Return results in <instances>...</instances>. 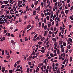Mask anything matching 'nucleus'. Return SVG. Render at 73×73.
Masks as SVG:
<instances>
[{
	"label": "nucleus",
	"instance_id": "60",
	"mask_svg": "<svg viewBox=\"0 0 73 73\" xmlns=\"http://www.w3.org/2000/svg\"><path fill=\"white\" fill-rule=\"evenodd\" d=\"M6 13H7V14H9V11H6Z\"/></svg>",
	"mask_w": 73,
	"mask_h": 73
},
{
	"label": "nucleus",
	"instance_id": "48",
	"mask_svg": "<svg viewBox=\"0 0 73 73\" xmlns=\"http://www.w3.org/2000/svg\"><path fill=\"white\" fill-rule=\"evenodd\" d=\"M16 16H15L14 17V20H13V21H15V19H16Z\"/></svg>",
	"mask_w": 73,
	"mask_h": 73
},
{
	"label": "nucleus",
	"instance_id": "20",
	"mask_svg": "<svg viewBox=\"0 0 73 73\" xmlns=\"http://www.w3.org/2000/svg\"><path fill=\"white\" fill-rule=\"evenodd\" d=\"M41 26V22H39V27H40Z\"/></svg>",
	"mask_w": 73,
	"mask_h": 73
},
{
	"label": "nucleus",
	"instance_id": "45",
	"mask_svg": "<svg viewBox=\"0 0 73 73\" xmlns=\"http://www.w3.org/2000/svg\"><path fill=\"white\" fill-rule=\"evenodd\" d=\"M4 50H2V55H4Z\"/></svg>",
	"mask_w": 73,
	"mask_h": 73
},
{
	"label": "nucleus",
	"instance_id": "2",
	"mask_svg": "<svg viewBox=\"0 0 73 73\" xmlns=\"http://www.w3.org/2000/svg\"><path fill=\"white\" fill-rule=\"evenodd\" d=\"M2 72H3V73H4V71H5V67H4L3 66H2Z\"/></svg>",
	"mask_w": 73,
	"mask_h": 73
},
{
	"label": "nucleus",
	"instance_id": "15",
	"mask_svg": "<svg viewBox=\"0 0 73 73\" xmlns=\"http://www.w3.org/2000/svg\"><path fill=\"white\" fill-rule=\"evenodd\" d=\"M42 42H39L38 43V45H41V44H42Z\"/></svg>",
	"mask_w": 73,
	"mask_h": 73
},
{
	"label": "nucleus",
	"instance_id": "23",
	"mask_svg": "<svg viewBox=\"0 0 73 73\" xmlns=\"http://www.w3.org/2000/svg\"><path fill=\"white\" fill-rule=\"evenodd\" d=\"M47 20H49V16H47L46 17Z\"/></svg>",
	"mask_w": 73,
	"mask_h": 73
},
{
	"label": "nucleus",
	"instance_id": "54",
	"mask_svg": "<svg viewBox=\"0 0 73 73\" xmlns=\"http://www.w3.org/2000/svg\"><path fill=\"white\" fill-rule=\"evenodd\" d=\"M14 41L13 40H11V44H13V42H14Z\"/></svg>",
	"mask_w": 73,
	"mask_h": 73
},
{
	"label": "nucleus",
	"instance_id": "16",
	"mask_svg": "<svg viewBox=\"0 0 73 73\" xmlns=\"http://www.w3.org/2000/svg\"><path fill=\"white\" fill-rule=\"evenodd\" d=\"M6 17L7 18H6V20H8V19H9V15H7V16H6Z\"/></svg>",
	"mask_w": 73,
	"mask_h": 73
},
{
	"label": "nucleus",
	"instance_id": "44",
	"mask_svg": "<svg viewBox=\"0 0 73 73\" xmlns=\"http://www.w3.org/2000/svg\"><path fill=\"white\" fill-rule=\"evenodd\" d=\"M31 8H33L34 7H35V6L34 5L32 4L31 5Z\"/></svg>",
	"mask_w": 73,
	"mask_h": 73
},
{
	"label": "nucleus",
	"instance_id": "27",
	"mask_svg": "<svg viewBox=\"0 0 73 73\" xmlns=\"http://www.w3.org/2000/svg\"><path fill=\"white\" fill-rule=\"evenodd\" d=\"M69 18L71 19V20H73V18L72 17V16H71Z\"/></svg>",
	"mask_w": 73,
	"mask_h": 73
},
{
	"label": "nucleus",
	"instance_id": "36",
	"mask_svg": "<svg viewBox=\"0 0 73 73\" xmlns=\"http://www.w3.org/2000/svg\"><path fill=\"white\" fill-rule=\"evenodd\" d=\"M17 66V64H16V63H15L14 65V68H16Z\"/></svg>",
	"mask_w": 73,
	"mask_h": 73
},
{
	"label": "nucleus",
	"instance_id": "26",
	"mask_svg": "<svg viewBox=\"0 0 73 73\" xmlns=\"http://www.w3.org/2000/svg\"><path fill=\"white\" fill-rule=\"evenodd\" d=\"M64 47L62 48V50L61 51V52H64Z\"/></svg>",
	"mask_w": 73,
	"mask_h": 73
},
{
	"label": "nucleus",
	"instance_id": "22",
	"mask_svg": "<svg viewBox=\"0 0 73 73\" xmlns=\"http://www.w3.org/2000/svg\"><path fill=\"white\" fill-rule=\"evenodd\" d=\"M45 40V38L44 37H43L41 39V41H42Z\"/></svg>",
	"mask_w": 73,
	"mask_h": 73
},
{
	"label": "nucleus",
	"instance_id": "12",
	"mask_svg": "<svg viewBox=\"0 0 73 73\" xmlns=\"http://www.w3.org/2000/svg\"><path fill=\"white\" fill-rule=\"evenodd\" d=\"M56 17V15H54L53 17L52 18L53 20H54V18Z\"/></svg>",
	"mask_w": 73,
	"mask_h": 73
},
{
	"label": "nucleus",
	"instance_id": "40",
	"mask_svg": "<svg viewBox=\"0 0 73 73\" xmlns=\"http://www.w3.org/2000/svg\"><path fill=\"white\" fill-rule=\"evenodd\" d=\"M43 68H44V66H42L41 68V69L42 70V71H43Z\"/></svg>",
	"mask_w": 73,
	"mask_h": 73
},
{
	"label": "nucleus",
	"instance_id": "9",
	"mask_svg": "<svg viewBox=\"0 0 73 73\" xmlns=\"http://www.w3.org/2000/svg\"><path fill=\"white\" fill-rule=\"evenodd\" d=\"M23 3V1H18V4H21V3Z\"/></svg>",
	"mask_w": 73,
	"mask_h": 73
},
{
	"label": "nucleus",
	"instance_id": "46",
	"mask_svg": "<svg viewBox=\"0 0 73 73\" xmlns=\"http://www.w3.org/2000/svg\"><path fill=\"white\" fill-rule=\"evenodd\" d=\"M44 23H45V24H46V18H44Z\"/></svg>",
	"mask_w": 73,
	"mask_h": 73
},
{
	"label": "nucleus",
	"instance_id": "13",
	"mask_svg": "<svg viewBox=\"0 0 73 73\" xmlns=\"http://www.w3.org/2000/svg\"><path fill=\"white\" fill-rule=\"evenodd\" d=\"M32 57L31 56H29V58H29V60L30 61H31V59H32Z\"/></svg>",
	"mask_w": 73,
	"mask_h": 73
},
{
	"label": "nucleus",
	"instance_id": "62",
	"mask_svg": "<svg viewBox=\"0 0 73 73\" xmlns=\"http://www.w3.org/2000/svg\"><path fill=\"white\" fill-rule=\"evenodd\" d=\"M36 39L37 40H39V36H38L36 38Z\"/></svg>",
	"mask_w": 73,
	"mask_h": 73
},
{
	"label": "nucleus",
	"instance_id": "10",
	"mask_svg": "<svg viewBox=\"0 0 73 73\" xmlns=\"http://www.w3.org/2000/svg\"><path fill=\"white\" fill-rule=\"evenodd\" d=\"M65 12L66 13V14H68V12H69V10H65Z\"/></svg>",
	"mask_w": 73,
	"mask_h": 73
},
{
	"label": "nucleus",
	"instance_id": "59",
	"mask_svg": "<svg viewBox=\"0 0 73 73\" xmlns=\"http://www.w3.org/2000/svg\"><path fill=\"white\" fill-rule=\"evenodd\" d=\"M42 28H43L44 26V23H43L42 24Z\"/></svg>",
	"mask_w": 73,
	"mask_h": 73
},
{
	"label": "nucleus",
	"instance_id": "56",
	"mask_svg": "<svg viewBox=\"0 0 73 73\" xmlns=\"http://www.w3.org/2000/svg\"><path fill=\"white\" fill-rule=\"evenodd\" d=\"M31 64H32V63L31 62H29V65H31Z\"/></svg>",
	"mask_w": 73,
	"mask_h": 73
},
{
	"label": "nucleus",
	"instance_id": "17",
	"mask_svg": "<svg viewBox=\"0 0 73 73\" xmlns=\"http://www.w3.org/2000/svg\"><path fill=\"white\" fill-rule=\"evenodd\" d=\"M27 73H29V68H28L27 69Z\"/></svg>",
	"mask_w": 73,
	"mask_h": 73
},
{
	"label": "nucleus",
	"instance_id": "25",
	"mask_svg": "<svg viewBox=\"0 0 73 73\" xmlns=\"http://www.w3.org/2000/svg\"><path fill=\"white\" fill-rule=\"evenodd\" d=\"M27 18L28 17H27V15L25 16L24 17V18L25 19V20H27Z\"/></svg>",
	"mask_w": 73,
	"mask_h": 73
},
{
	"label": "nucleus",
	"instance_id": "1",
	"mask_svg": "<svg viewBox=\"0 0 73 73\" xmlns=\"http://www.w3.org/2000/svg\"><path fill=\"white\" fill-rule=\"evenodd\" d=\"M44 8H46V0H43Z\"/></svg>",
	"mask_w": 73,
	"mask_h": 73
},
{
	"label": "nucleus",
	"instance_id": "37",
	"mask_svg": "<svg viewBox=\"0 0 73 73\" xmlns=\"http://www.w3.org/2000/svg\"><path fill=\"white\" fill-rule=\"evenodd\" d=\"M41 52H42V53H44V52H45V50H41Z\"/></svg>",
	"mask_w": 73,
	"mask_h": 73
},
{
	"label": "nucleus",
	"instance_id": "51",
	"mask_svg": "<svg viewBox=\"0 0 73 73\" xmlns=\"http://www.w3.org/2000/svg\"><path fill=\"white\" fill-rule=\"evenodd\" d=\"M65 8L66 9H68V7H67V5H66V6H65Z\"/></svg>",
	"mask_w": 73,
	"mask_h": 73
},
{
	"label": "nucleus",
	"instance_id": "32",
	"mask_svg": "<svg viewBox=\"0 0 73 73\" xmlns=\"http://www.w3.org/2000/svg\"><path fill=\"white\" fill-rule=\"evenodd\" d=\"M57 4H58V3L57 2L55 3L54 4L55 6H56L57 7Z\"/></svg>",
	"mask_w": 73,
	"mask_h": 73
},
{
	"label": "nucleus",
	"instance_id": "55",
	"mask_svg": "<svg viewBox=\"0 0 73 73\" xmlns=\"http://www.w3.org/2000/svg\"><path fill=\"white\" fill-rule=\"evenodd\" d=\"M36 58L35 55L34 56L32 57L33 59H34V58Z\"/></svg>",
	"mask_w": 73,
	"mask_h": 73
},
{
	"label": "nucleus",
	"instance_id": "49",
	"mask_svg": "<svg viewBox=\"0 0 73 73\" xmlns=\"http://www.w3.org/2000/svg\"><path fill=\"white\" fill-rule=\"evenodd\" d=\"M38 50V47H37L36 48L35 50V52H37V50Z\"/></svg>",
	"mask_w": 73,
	"mask_h": 73
},
{
	"label": "nucleus",
	"instance_id": "11",
	"mask_svg": "<svg viewBox=\"0 0 73 73\" xmlns=\"http://www.w3.org/2000/svg\"><path fill=\"white\" fill-rule=\"evenodd\" d=\"M73 59V58L72 57H70V61L71 62V61H72V60Z\"/></svg>",
	"mask_w": 73,
	"mask_h": 73
},
{
	"label": "nucleus",
	"instance_id": "50",
	"mask_svg": "<svg viewBox=\"0 0 73 73\" xmlns=\"http://www.w3.org/2000/svg\"><path fill=\"white\" fill-rule=\"evenodd\" d=\"M72 27V26L71 25H69V28H71Z\"/></svg>",
	"mask_w": 73,
	"mask_h": 73
},
{
	"label": "nucleus",
	"instance_id": "39",
	"mask_svg": "<svg viewBox=\"0 0 73 73\" xmlns=\"http://www.w3.org/2000/svg\"><path fill=\"white\" fill-rule=\"evenodd\" d=\"M37 34H36L35 36H34V38H36L37 37Z\"/></svg>",
	"mask_w": 73,
	"mask_h": 73
},
{
	"label": "nucleus",
	"instance_id": "47",
	"mask_svg": "<svg viewBox=\"0 0 73 73\" xmlns=\"http://www.w3.org/2000/svg\"><path fill=\"white\" fill-rule=\"evenodd\" d=\"M58 32V30H57L56 32H54L55 35H56L57 33Z\"/></svg>",
	"mask_w": 73,
	"mask_h": 73
},
{
	"label": "nucleus",
	"instance_id": "18",
	"mask_svg": "<svg viewBox=\"0 0 73 73\" xmlns=\"http://www.w3.org/2000/svg\"><path fill=\"white\" fill-rule=\"evenodd\" d=\"M44 14L43 13H42L41 15V16L42 17H44Z\"/></svg>",
	"mask_w": 73,
	"mask_h": 73
},
{
	"label": "nucleus",
	"instance_id": "24",
	"mask_svg": "<svg viewBox=\"0 0 73 73\" xmlns=\"http://www.w3.org/2000/svg\"><path fill=\"white\" fill-rule=\"evenodd\" d=\"M35 55V51H33V53L31 54V55Z\"/></svg>",
	"mask_w": 73,
	"mask_h": 73
},
{
	"label": "nucleus",
	"instance_id": "61",
	"mask_svg": "<svg viewBox=\"0 0 73 73\" xmlns=\"http://www.w3.org/2000/svg\"><path fill=\"white\" fill-rule=\"evenodd\" d=\"M33 41H36V39L35 38H34L33 39Z\"/></svg>",
	"mask_w": 73,
	"mask_h": 73
},
{
	"label": "nucleus",
	"instance_id": "42",
	"mask_svg": "<svg viewBox=\"0 0 73 73\" xmlns=\"http://www.w3.org/2000/svg\"><path fill=\"white\" fill-rule=\"evenodd\" d=\"M64 32V30H62L61 31L62 34H63Z\"/></svg>",
	"mask_w": 73,
	"mask_h": 73
},
{
	"label": "nucleus",
	"instance_id": "7",
	"mask_svg": "<svg viewBox=\"0 0 73 73\" xmlns=\"http://www.w3.org/2000/svg\"><path fill=\"white\" fill-rule=\"evenodd\" d=\"M63 45L64 46H65L66 45V43L65 42H63Z\"/></svg>",
	"mask_w": 73,
	"mask_h": 73
},
{
	"label": "nucleus",
	"instance_id": "57",
	"mask_svg": "<svg viewBox=\"0 0 73 73\" xmlns=\"http://www.w3.org/2000/svg\"><path fill=\"white\" fill-rule=\"evenodd\" d=\"M35 33H36V32L35 31V32H33L32 33H31V34L32 35H33L34 34H35Z\"/></svg>",
	"mask_w": 73,
	"mask_h": 73
},
{
	"label": "nucleus",
	"instance_id": "63",
	"mask_svg": "<svg viewBox=\"0 0 73 73\" xmlns=\"http://www.w3.org/2000/svg\"><path fill=\"white\" fill-rule=\"evenodd\" d=\"M4 17V15H1V16L0 17L3 18V17Z\"/></svg>",
	"mask_w": 73,
	"mask_h": 73
},
{
	"label": "nucleus",
	"instance_id": "14",
	"mask_svg": "<svg viewBox=\"0 0 73 73\" xmlns=\"http://www.w3.org/2000/svg\"><path fill=\"white\" fill-rule=\"evenodd\" d=\"M68 46H67V48L68 49H70V48H71V46L70 45H69Z\"/></svg>",
	"mask_w": 73,
	"mask_h": 73
},
{
	"label": "nucleus",
	"instance_id": "8",
	"mask_svg": "<svg viewBox=\"0 0 73 73\" xmlns=\"http://www.w3.org/2000/svg\"><path fill=\"white\" fill-rule=\"evenodd\" d=\"M52 40L53 41H54L56 42V38H52Z\"/></svg>",
	"mask_w": 73,
	"mask_h": 73
},
{
	"label": "nucleus",
	"instance_id": "58",
	"mask_svg": "<svg viewBox=\"0 0 73 73\" xmlns=\"http://www.w3.org/2000/svg\"><path fill=\"white\" fill-rule=\"evenodd\" d=\"M49 41H48V42H47L46 43V45H48V44H49Z\"/></svg>",
	"mask_w": 73,
	"mask_h": 73
},
{
	"label": "nucleus",
	"instance_id": "34",
	"mask_svg": "<svg viewBox=\"0 0 73 73\" xmlns=\"http://www.w3.org/2000/svg\"><path fill=\"white\" fill-rule=\"evenodd\" d=\"M5 7V5H3L1 6V8H4Z\"/></svg>",
	"mask_w": 73,
	"mask_h": 73
},
{
	"label": "nucleus",
	"instance_id": "41",
	"mask_svg": "<svg viewBox=\"0 0 73 73\" xmlns=\"http://www.w3.org/2000/svg\"><path fill=\"white\" fill-rule=\"evenodd\" d=\"M41 5L42 7H44V5H43V2H41Z\"/></svg>",
	"mask_w": 73,
	"mask_h": 73
},
{
	"label": "nucleus",
	"instance_id": "4",
	"mask_svg": "<svg viewBox=\"0 0 73 73\" xmlns=\"http://www.w3.org/2000/svg\"><path fill=\"white\" fill-rule=\"evenodd\" d=\"M36 10V11H40V7L39 6L38 8H37Z\"/></svg>",
	"mask_w": 73,
	"mask_h": 73
},
{
	"label": "nucleus",
	"instance_id": "35",
	"mask_svg": "<svg viewBox=\"0 0 73 73\" xmlns=\"http://www.w3.org/2000/svg\"><path fill=\"white\" fill-rule=\"evenodd\" d=\"M50 14H51V13H49V12L47 13V15H49V16L50 15Z\"/></svg>",
	"mask_w": 73,
	"mask_h": 73
},
{
	"label": "nucleus",
	"instance_id": "53",
	"mask_svg": "<svg viewBox=\"0 0 73 73\" xmlns=\"http://www.w3.org/2000/svg\"><path fill=\"white\" fill-rule=\"evenodd\" d=\"M2 39H3V40H5V37L4 36L2 38Z\"/></svg>",
	"mask_w": 73,
	"mask_h": 73
},
{
	"label": "nucleus",
	"instance_id": "21",
	"mask_svg": "<svg viewBox=\"0 0 73 73\" xmlns=\"http://www.w3.org/2000/svg\"><path fill=\"white\" fill-rule=\"evenodd\" d=\"M20 62V60H19L16 63L17 64H19Z\"/></svg>",
	"mask_w": 73,
	"mask_h": 73
},
{
	"label": "nucleus",
	"instance_id": "43",
	"mask_svg": "<svg viewBox=\"0 0 73 73\" xmlns=\"http://www.w3.org/2000/svg\"><path fill=\"white\" fill-rule=\"evenodd\" d=\"M43 63H45V65H46V59H45L44 61L43 62Z\"/></svg>",
	"mask_w": 73,
	"mask_h": 73
},
{
	"label": "nucleus",
	"instance_id": "28",
	"mask_svg": "<svg viewBox=\"0 0 73 73\" xmlns=\"http://www.w3.org/2000/svg\"><path fill=\"white\" fill-rule=\"evenodd\" d=\"M37 4H38V1H36L35 3V5H37Z\"/></svg>",
	"mask_w": 73,
	"mask_h": 73
},
{
	"label": "nucleus",
	"instance_id": "5",
	"mask_svg": "<svg viewBox=\"0 0 73 73\" xmlns=\"http://www.w3.org/2000/svg\"><path fill=\"white\" fill-rule=\"evenodd\" d=\"M31 27V25H29L27 27V29H28L29 28H30Z\"/></svg>",
	"mask_w": 73,
	"mask_h": 73
},
{
	"label": "nucleus",
	"instance_id": "30",
	"mask_svg": "<svg viewBox=\"0 0 73 73\" xmlns=\"http://www.w3.org/2000/svg\"><path fill=\"white\" fill-rule=\"evenodd\" d=\"M50 56L52 57H54V55H53V54H52V53L50 54Z\"/></svg>",
	"mask_w": 73,
	"mask_h": 73
},
{
	"label": "nucleus",
	"instance_id": "64",
	"mask_svg": "<svg viewBox=\"0 0 73 73\" xmlns=\"http://www.w3.org/2000/svg\"><path fill=\"white\" fill-rule=\"evenodd\" d=\"M55 65H56V66H58V63H56L55 64Z\"/></svg>",
	"mask_w": 73,
	"mask_h": 73
},
{
	"label": "nucleus",
	"instance_id": "33",
	"mask_svg": "<svg viewBox=\"0 0 73 73\" xmlns=\"http://www.w3.org/2000/svg\"><path fill=\"white\" fill-rule=\"evenodd\" d=\"M9 72L10 73H12V71L11 70H9Z\"/></svg>",
	"mask_w": 73,
	"mask_h": 73
},
{
	"label": "nucleus",
	"instance_id": "31",
	"mask_svg": "<svg viewBox=\"0 0 73 73\" xmlns=\"http://www.w3.org/2000/svg\"><path fill=\"white\" fill-rule=\"evenodd\" d=\"M17 69L18 72H20L21 71V70L20 69L17 68Z\"/></svg>",
	"mask_w": 73,
	"mask_h": 73
},
{
	"label": "nucleus",
	"instance_id": "52",
	"mask_svg": "<svg viewBox=\"0 0 73 73\" xmlns=\"http://www.w3.org/2000/svg\"><path fill=\"white\" fill-rule=\"evenodd\" d=\"M0 3H2V4H1V5L3 4V2L2 1H0Z\"/></svg>",
	"mask_w": 73,
	"mask_h": 73
},
{
	"label": "nucleus",
	"instance_id": "19",
	"mask_svg": "<svg viewBox=\"0 0 73 73\" xmlns=\"http://www.w3.org/2000/svg\"><path fill=\"white\" fill-rule=\"evenodd\" d=\"M39 39H41L42 38V35H39Z\"/></svg>",
	"mask_w": 73,
	"mask_h": 73
},
{
	"label": "nucleus",
	"instance_id": "38",
	"mask_svg": "<svg viewBox=\"0 0 73 73\" xmlns=\"http://www.w3.org/2000/svg\"><path fill=\"white\" fill-rule=\"evenodd\" d=\"M44 64L43 63H41L40 64H39V65H40V66H42V65H43V64Z\"/></svg>",
	"mask_w": 73,
	"mask_h": 73
},
{
	"label": "nucleus",
	"instance_id": "3",
	"mask_svg": "<svg viewBox=\"0 0 73 73\" xmlns=\"http://www.w3.org/2000/svg\"><path fill=\"white\" fill-rule=\"evenodd\" d=\"M68 40L67 41H69L71 42V43H72V39H71V38H70L68 39Z\"/></svg>",
	"mask_w": 73,
	"mask_h": 73
},
{
	"label": "nucleus",
	"instance_id": "6",
	"mask_svg": "<svg viewBox=\"0 0 73 73\" xmlns=\"http://www.w3.org/2000/svg\"><path fill=\"white\" fill-rule=\"evenodd\" d=\"M59 44L60 45H61V44H62V40H60V41H59Z\"/></svg>",
	"mask_w": 73,
	"mask_h": 73
},
{
	"label": "nucleus",
	"instance_id": "29",
	"mask_svg": "<svg viewBox=\"0 0 73 73\" xmlns=\"http://www.w3.org/2000/svg\"><path fill=\"white\" fill-rule=\"evenodd\" d=\"M56 16H58V12L57 11L56 12Z\"/></svg>",
	"mask_w": 73,
	"mask_h": 73
}]
</instances>
